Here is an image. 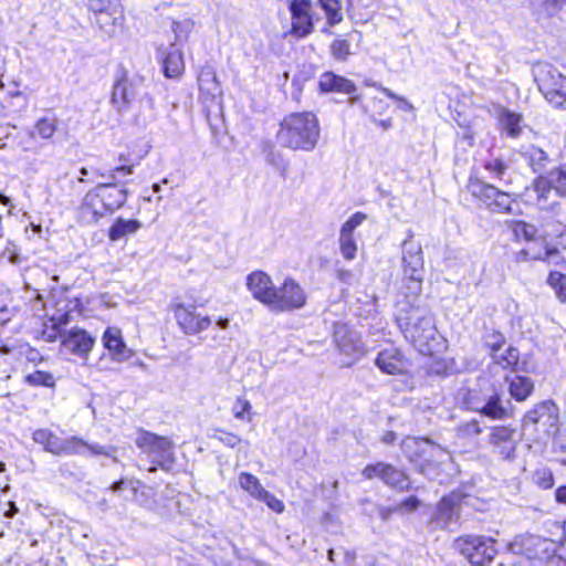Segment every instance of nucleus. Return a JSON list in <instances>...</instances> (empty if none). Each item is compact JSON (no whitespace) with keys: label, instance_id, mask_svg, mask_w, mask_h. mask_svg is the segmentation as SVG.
I'll list each match as a JSON object with an SVG mask.
<instances>
[{"label":"nucleus","instance_id":"obj_11","mask_svg":"<svg viewBox=\"0 0 566 566\" xmlns=\"http://www.w3.org/2000/svg\"><path fill=\"white\" fill-rule=\"evenodd\" d=\"M533 187L536 203L542 208L549 203L552 192L557 197L566 198V167L554 168L546 175L537 177Z\"/></svg>","mask_w":566,"mask_h":566},{"label":"nucleus","instance_id":"obj_8","mask_svg":"<svg viewBox=\"0 0 566 566\" xmlns=\"http://www.w3.org/2000/svg\"><path fill=\"white\" fill-rule=\"evenodd\" d=\"M334 339L339 354L344 356V364L347 366L358 361L367 353L361 334L347 324L335 326Z\"/></svg>","mask_w":566,"mask_h":566},{"label":"nucleus","instance_id":"obj_63","mask_svg":"<svg viewBox=\"0 0 566 566\" xmlns=\"http://www.w3.org/2000/svg\"><path fill=\"white\" fill-rule=\"evenodd\" d=\"M418 506V501H417V497H410L408 501H406L405 503V507L406 510L408 511H412L415 509H417Z\"/></svg>","mask_w":566,"mask_h":566},{"label":"nucleus","instance_id":"obj_53","mask_svg":"<svg viewBox=\"0 0 566 566\" xmlns=\"http://www.w3.org/2000/svg\"><path fill=\"white\" fill-rule=\"evenodd\" d=\"M459 430L464 436H476L481 432L480 424L476 420L462 423Z\"/></svg>","mask_w":566,"mask_h":566},{"label":"nucleus","instance_id":"obj_62","mask_svg":"<svg viewBox=\"0 0 566 566\" xmlns=\"http://www.w3.org/2000/svg\"><path fill=\"white\" fill-rule=\"evenodd\" d=\"M129 484H130V482H127V481H119V482H117V483H115V484L113 485V491H114V492H117V491H126V490H127V488H126V486H127V485H129Z\"/></svg>","mask_w":566,"mask_h":566},{"label":"nucleus","instance_id":"obj_28","mask_svg":"<svg viewBox=\"0 0 566 566\" xmlns=\"http://www.w3.org/2000/svg\"><path fill=\"white\" fill-rule=\"evenodd\" d=\"M318 84L323 92H338L350 95L356 91V86L350 80L332 72L322 74Z\"/></svg>","mask_w":566,"mask_h":566},{"label":"nucleus","instance_id":"obj_19","mask_svg":"<svg viewBox=\"0 0 566 566\" xmlns=\"http://www.w3.org/2000/svg\"><path fill=\"white\" fill-rule=\"evenodd\" d=\"M367 216L363 212H356L350 216L342 226L339 231V250L343 258L352 261L356 258L358 245L354 237L355 230L363 224Z\"/></svg>","mask_w":566,"mask_h":566},{"label":"nucleus","instance_id":"obj_5","mask_svg":"<svg viewBox=\"0 0 566 566\" xmlns=\"http://www.w3.org/2000/svg\"><path fill=\"white\" fill-rule=\"evenodd\" d=\"M179 329L188 336L198 335L207 331L212 324V319L208 315L197 312L193 303L187 302L184 297L177 296L169 306Z\"/></svg>","mask_w":566,"mask_h":566},{"label":"nucleus","instance_id":"obj_29","mask_svg":"<svg viewBox=\"0 0 566 566\" xmlns=\"http://www.w3.org/2000/svg\"><path fill=\"white\" fill-rule=\"evenodd\" d=\"M198 86L200 94L206 99H214L221 95V86L218 81L217 74L210 67L201 70L198 76Z\"/></svg>","mask_w":566,"mask_h":566},{"label":"nucleus","instance_id":"obj_6","mask_svg":"<svg viewBox=\"0 0 566 566\" xmlns=\"http://www.w3.org/2000/svg\"><path fill=\"white\" fill-rule=\"evenodd\" d=\"M81 301L77 297L71 298L65 292L53 293L50 302L44 305L45 316L52 323V333H46L48 340L56 339L55 329L66 325L72 319V312L80 311Z\"/></svg>","mask_w":566,"mask_h":566},{"label":"nucleus","instance_id":"obj_1","mask_svg":"<svg viewBox=\"0 0 566 566\" xmlns=\"http://www.w3.org/2000/svg\"><path fill=\"white\" fill-rule=\"evenodd\" d=\"M319 136V122L312 112H298L285 116L276 134L281 146L304 151L313 150Z\"/></svg>","mask_w":566,"mask_h":566},{"label":"nucleus","instance_id":"obj_31","mask_svg":"<svg viewBox=\"0 0 566 566\" xmlns=\"http://www.w3.org/2000/svg\"><path fill=\"white\" fill-rule=\"evenodd\" d=\"M140 228L142 223L136 219L118 218L109 228L108 238L111 241H118L126 235L136 233Z\"/></svg>","mask_w":566,"mask_h":566},{"label":"nucleus","instance_id":"obj_35","mask_svg":"<svg viewBox=\"0 0 566 566\" xmlns=\"http://www.w3.org/2000/svg\"><path fill=\"white\" fill-rule=\"evenodd\" d=\"M91 8L98 12L97 22L99 27L108 34H114L117 31L116 18L112 19L111 15L104 12L106 4L103 1L90 0Z\"/></svg>","mask_w":566,"mask_h":566},{"label":"nucleus","instance_id":"obj_4","mask_svg":"<svg viewBox=\"0 0 566 566\" xmlns=\"http://www.w3.org/2000/svg\"><path fill=\"white\" fill-rule=\"evenodd\" d=\"M405 333L421 354H433L438 338L433 318L429 313L415 311L406 324Z\"/></svg>","mask_w":566,"mask_h":566},{"label":"nucleus","instance_id":"obj_18","mask_svg":"<svg viewBox=\"0 0 566 566\" xmlns=\"http://www.w3.org/2000/svg\"><path fill=\"white\" fill-rule=\"evenodd\" d=\"M102 344L114 363L123 364L135 355L124 339L123 332L117 326H108L102 335Z\"/></svg>","mask_w":566,"mask_h":566},{"label":"nucleus","instance_id":"obj_3","mask_svg":"<svg viewBox=\"0 0 566 566\" xmlns=\"http://www.w3.org/2000/svg\"><path fill=\"white\" fill-rule=\"evenodd\" d=\"M401 450L422 472L434 468L437 463L444 464L450 460V454L429 439L408 437L402 440Z\"/></svg>","mask_w":566,"mask_h":566},{"label":"nucleus","instance_id":"obj_49","mask_svg":"<svg viewBox=\"0 0 566 566\" xmlns=\"http://www.w3.org/2000/svg\"><path fill=\"white\" fill-rule=\"evenodd\" d=\"M214 438L230 448L237 447L242 441L240 436L223 430H217Z\"/></svg>","mask_w":566,"mask_h":566},{"label":"nucleus","instance_id":"obj_2","mask_svg":"<svg viewBox=\"0 0 566 566\" xmlns=\"http://www.w3.org/2000/svg\"><path fill=\"white\" fill-rule=\"evenodd\" d=\"M193 22L189 19L172 23L174 41L163 52V71L166 77L178 80L185 72L182 48L189 41Z\"/></svg>","mask_w":566,"mask_h":566},{"label":"nucleus","instance_id":"obj_38","mask_svg":"<svg viewBox=\"0 0 566 566\" xmlns=\"http://www.w3.org/2000/svg\"><path fill=\"white\" fill-rule=\"evenodd\" d=\"M475 410L496 420L503 419L507 416V412L501 405V399L497 395L491 396L482 408H475Z\"/></svg>","mask_w":566,"mask_h":566},{"label":"nucleus","instance_id":"obj_27","mask_svg":"<svg viewBox=\"0 0 566 566\" xmlns=\"http://www.w3.org/2000/svg\"><path fill=\"white\" fill-rule=\"evenodd\" d=\"M96 190L109 213H113L126 202L127 190L119 189L114 184H101L96 186Z\"/></svg>","mask_w":566,"mask_h":566},{"label":"nucleus","instance_id":"obj_51","mask_svg":"<svg viewBox=\"0 0 566 566\" xmlns=\"http://www.w3.org/2000/svg\"><path fill=\"white\" fill-rule=\"evenodd\" d=\"M527 156L530 157L531 165L534 167V170L537 169V167H541V164L546 160V154L543 149L532 146L527 150Z\"/></svg>","mask_w":566,"mask_h":566},{"label":"nucleus","instance_id":"obj_36","mask_svg":"<svg viewBox=\"0 0 566 566\" xmlns=\"http://www.w3.org/2000/svg\"><path fill=\"white\" fill-rule=\"evenodd\" d=\"M319 7L325 12L328 25H336L344 19L339 0H318Z\"/></svg>","mask_w":566,"mask_h":566},{"label":"nucleus","instance_id":"obj_33","mask_svg":"<svg viewBox=\"0 0 566 566\" xmlns=\"http://www.w3.org/2000/svg\"><path fill=\"white\" fill-rule=\"evenodd\" d=\"M533 381L524 376H515L510 381V394L517 401H524L533 391Z\"/></svg>","mask_w":566,"mask_h":566},{"label":"nucleus","instance_id":"obj_60","mask_svg":"<svg viewBox=\"0 0 566 566\" xmlns=\"http://www.w3.org/2000/svg\"><path fill=\"white\" fill-rule=\"evenodd\" d=\"M397 436L394 431H387L382 437L381 441L385 444H391L396 440Z\"/></svg>","mask_w":566,"mask_h":566},{"label":"nucleus","instance_id":"obj_23","mask_svg":"<svg viewBox=\"0 0 566 566\" xmlns=\"http://www.w3.org/2000/svg\"><path fill=\"white\" fill-rule=\"evenodd\" d=\"M509 549L527 558H539L547 552V542L539 536L520 535L509 543Z\"/></svg>","mask_w":566,"mask_h":566},{"label":"nucleus","instance_id":"obj_52","mask_svg":"<svg viewBox=\"0 0 566 566\" xmlns=\"http://www.w3.org/2000/svg\"><path fill=\"white\" fill-rule=\"evenodd\" d=\"M172 443L169 439L165 438V443H154L148 453L154 455H166L170 453Z\"/></svg>","mask_w":566,"mask_h":566},{"label":"nucleus","instance_id":"obj_7","mask_svg":"<svg viewBox=\"0 0 566 566\" xmlns=\"http://www.w3.org/2000/svg\"><path fill=\"white\" fill-rule=\"evenodd\" d=\"M536 81L548 103L566 109V76L556 69L545 65L538 69Z\"/></svg>","mask_w":566,"mask_h":566},{"label":"nucleus","instance_id":"obj_58","mask_svg":"<svg viewBox=\"0 0 566 566\" xmlns=\"http://www.w3.org/2000/svg\"><path fill=\"white\" fill-rule=\"evenodd\" d=\"M478 134V130L475 127H468L462 133V137L468 140V144L472 146L474 144V137Z\"/></svg>","mask_w":566,"mask_h":566},{"label":"nucleus","instance_id":"obj_46","mask_svg":"<svg viewBox=\"0 0 566 566\" xmlns=\"http://www.w3.org/2000/svg\"><path fill=\"white\" fill-rule=\"evenodd\" d=\"M331 53L336 60L345 61L350 55L349 42L345 39H336L331 45Z\"/></svg>","mask_w":566,"mask_h":566},{"label":"nucleus","instance_id":"obj_10","mask_svg":"<svg viewBox=\"0 0 566 566\" xmlns=\"http://www.w3.org/2000/svg\"><path fill=\"white\" fill-rule=\"evenodd\" d=\"M307 295L305 290L294 279L287 277L276 287L270 311L274 313L292 312L305 306Z\"/></svg>","mask_w":566,"mask_h":566},{"label":"nucleus","instance_id":"obj_25","mask_svg":"<svg viewBox=\"0 0 566 566\" xmlns=\"http://www.w3.org/2000/svg\"><path fill=\"white\" fill-rule=\"evenodd\" d=\"M375 365L385 374L401 375L407 369V361L398 348L382 349L375 359Z\"/></svg>","mask_w":566,"mask_h":566},{"label":"nucleus","instance_id":"obj_61","mask_svg":"<svg viewBox=\"0 0 566 566\" xmlns=\"http://www.w3.org/2000/svg\"><path fill=\"white\" fill-rule=\"evenodd\" d=\"M216 324L221 329H227L230 326V319L228 317H219Z\"/></svg>","mask_w":566,"mask_h":566},{"label":"nucleus","instance_id":"obj_16","mask_svg":"<svg viewBox=\"0 0 566 566\" xmlns=\"http://www.w3.org/2000/svg\"><path fill=\"white\" fill-rule=\"evenodd\" d=\"M403 274L412 281L413 286L410 287L413 294H419L423 280V255L419 245L407 244L403 245Z\"/></svg>","mask_w":566,"mask_h":566},{"label":"nucleus","instance_id":"obj_24","mask_svg":"<svg viewBox=\"0 0 566 566\" xmlns=\"http://www.w3.org/2000/svg\"><path fill=\"white\" fill-rule=\"evenodd\" d=\"M80 213L82 220L86 223L97 222L102 217L109 214L96 187L84 196Z\"/></svg>","mask_w":566,"mask_h":566},{"label":"nucleus","instance_id":"obj_26","mask_svg":"<svg viewBox=\"0 0 566 566\" xmlns=\"http://www.w3.org/2000/svg\"><path fill=\"white\" fill-rule=\"evenodd\" d=\"M539 244L542 245V249L539 250H536L535 247H530L525 250H522L517 254V259L520 261L541 260L546 261L548 264L553 265L566 264V260L559 256L558 250L555 247L549 245L545 239H539Z\"/></svg>","mask_w":566,"mask_h":566},{"label":"nucleus","instance_id":"obj_17","mask_svg":"<svg viewBox=\"0 0 566 566\" xmlns=\"http://www.w3.org/2000/svg\"><path fill=\"white\" fill-rule=\"evenodd\" d=\"M292 18L291 34L295 38H305L314 30L312 2L310 0H293L290 3Z\"/></svg>","mask_w":566,"mask_h":566},{"label":"nucleus","instance_id":"obj_48","mask_svg":"<svg viewBox=\"0 0 566 566\" xmlns=\"http://www.w3.org/2000/svg\"><path fill=\"white\" fill-rule=\"evenodd\" d=\"M504 344L505 338L501 333L493 332L485 338V346L489 348L491 356L494 353H499L503 348Z\"/></svg>","mask_w":566,"mask_h":566},{"label":"nucleus","instance_id":"obj_12","mask_svg":"<svg viewBox=\"0 0 566 566\" xmlns=\"http://www.w3.org/2000/svg\"><path fill=\"white\" fill-rule=\"evenodd\" d=\"M61 350L73 355L87 365L88 357L95 346V338L82 327H71L59 334Z\"/></svg>","mask_w":566,"mask_h":566},{"label":"nucleus","instance_id":"obj_40","mask_svg":"<svg viewBox=\"0 0 566 566\" xmlns=\"http://www.w3.org/2000/svg\"><path fill=\"white\" fill-rule=\"evenodd\" d=\"M24 382H27L28 385L33 386V387L43 386V387L52 388L55 386V378L49 371L34 370V371L25 374Z\"/></svg>","mask_w":566,"mask_h":566},{"label":"nucleus","instance_id":"obj_39","mask_svg":"<svg viewBox=\"0 0 566 566\" xmlns=\"http://www.w3.org/2000/svg\"><path fill=\"white\" fill-rule=\"evenodd\" d=\"M132 96L128 93L127 83L125 80H118L112 91V103L118 109L122 111L130 102Z\"/></svg>","mask_w":566,"mask_h":566},{"label":"nucleus","instance_id":"obj_50","mask_svg":"<svg viewBox=\"0 0 566 566\" xmlns=\"http://www.w3.org/2000/svg\"><path fill=\"white\" fill-rule=\"evenodd\" d=\"M533 479L543 490H547L553 486V475L551 471L546 469L537 470L534 473Z\"/></svg>","mask_w":566,"mask_h":566},{"label":"nucleus","instance_id":"obj_47","mask_svg":"<svg viewBox=\"0 0 566 566\" xmlns=\"http://www.w3.org/2000/svg\"><path fill=\"white\" fill-rule=\"evenodd\" d=\"M165 443V437H158L150 432H143L137 438L136 443L139 448L149 452L154 443Z\"/></svg>","mask_w":566,"mask_h":566},{"label":"nucleus","instance_id":"obj_34","mask_svg":"<svg viewBox=\"0 0 566 566\" xmlns=\"http://www.w3.org/2000/svg\"><path fill=\"white\" fill-rule=\"evenodd\" d=\"M492 361L503 369H514L520 360V353L515 347L509 346L502 348L499 353H494Z\"/></svg>","mask_w":566,"mask_h":566},{"label":"nucleus","instance_id":"obj_9","mask_svg":"<svg viewBox=\"0 0 566 566\" xmlns=\"http://www.w3.org/2000/svg\"><path fill=\"white\" fill-rule=\"evenodd\" d=\"M494 539L483 536H462L454 543L460 554L472 565L483 566L496 555Z\"/></svg>","mask_w":566,"mask_h":566},{"label":"nucleus","instance_id":"obj_37","mask_svg":"<svg viewBox=\"0 0 566 566\" xmlns=\"http://www.w3.org/2000/svg\"><path fill=\"white\" fill-rule=\"evenodd\" d=\"M511 229L517 240L537 243L538 231L535 226L524 221H513L511 222Z\"/></svg>","mask_w":566,"mask_h":566},{"label":"nucleus","instance_id":"obj_30","mask_svg":"<svg viewBox=\"0 0 566 566\" xmlns=\"http://www.w3.org/2000/svg\"><path fill=\"white\" fill-rule=\"evenodd\" d=\"M499 125L510 136L517 137L523 129V117L521 114L502 108L499 113Z\"/></svg>","mask_w":566,"mask_h":566},{"label":"nucleus","instance_id":"obj_20","mask_svg":"<svg viewBox=\"0 0 566 566\" xmlns=\"http://www.w3.org/2000/svg\"><path fill=\"white\" fill-rule=\"evenodd\" d=\"M116 452L115 447L101 446L98 443H90L80 437H71L63 439L61 455H106L114 457Z\"/></svg>","mask_w":566,"mask_h":566},{"label":"nucleus","instance_id":"obj_54","mask_svg":"<svg viewBox=\"0 0 566 566\" xmlns=\"http://www.w3.org/2000/svg\"><path fill=\"white\" fill-rule=\"evenodd\" d=\"M381 92L384 94H386L388 97L399 102L401 105H399V107L403 108L405 111H412L413 109V106L412 104H410L407 99H405L403 97L395 94L394 92H391L389 88H386V87H381Z\"/></svg>","mask_w":566,"mask_h":566},{"label":"nucleus","instance_id":"obj_43","mask_svg":"<svg viewBox=\"0 0 566 566\" xmlns=\"http://www.w3.org/2000/svg\"><path fill=\"white\" fill-rule=\"evenodd\" d=\"M455 497H442L438 505L437 518L450 521L457 515Z\"/></svg>","mask_w":566,"mask_h":566},{"label":"nucleus","instance_id":"obj_22","mask_svg":"<svg viewBox=\"0 0 566 566\" xmlns=\"http://www.w3.org/2000/svg\"><path fill=\"white\" fill-rule=\"evenodd\" d=\"M489 443L495 454L502 459H511L516 449L514 429L507 426H495L491 428Z\"/></svg>","mask_w":566,"mask_h":566},{"label":"nucleus","instance_id":"obj_55","mask_svg":"<svg viewBox=\"0 0 566 566\" xmlns=\"http://www.w3.org/2000/svg\"><path fill=\"white\" fill-rule=\"evenodd\" d=\"M485 168L491 171L492 174H494L497 178L502 177L504 170H505V166L504 164L499 160V159H494L492 161H489L486 165H485Z\"/></svg>","mask_w":566,"mask_h":566},{"label":"nucleus","instance_id":"obj_15","mask_svg":"<svg viewBox=\"0 0 566 566\" xmlns=\"http://www.w3.org/2000/svg\"><path fill=\"white\" fill-rule=\"evenodd\" d=\"M361 475L367 480L377 478L398 491H405L410 483L405 471L386 462H376L366 465L361 471Z\"/></svg>","mask_w":566,"mask_h":566},{"label":"nucleus","instance_id":"obj_64","mask_svg":"<svg viewBox=\"0 0 566 566\" xmlns=\"http://www.w3.org/2000/svg\"><path fill=\"white\" fill-rule=\"evenodd\" d=\"M28 359L32 360V361H35L36 359L42 360V358L40 357V354L33 349L29 352Z\"/></svg>","mask_w":566,"mask_h":566},{"label":"nucleus","instance_id":"obj_57","mask_svg":"<svg viewBox=\"0 0 566 566\" xmlns=\"http://www.w3.org/2000/svg\"><path fill=\"white\" fill-rule=\"evenodd\" d=\"M336 277L344 284H352L354 281V273L349 269L340 268L336 270Z\"/></svg>","mask_w":566,"mask_h":566},{"label":"nucleus","instance_id":"obj_42","mask_svg":"<svg viewBox=\"0 0 566 566\" xmlns=\"http://www.w3.org/2000/svg\"><path fill=\"white\" fill-rule=\"evenodd\" d=\"M238 481L240 489L250 495H262L264 491L259 479L251 473H241Z\"/></svg>","mask_w":566,"mask_h":566},{"label":"nucleus","instance_id":"obj_44","mask_svg":"<svg viewBox=\"0 0 566 566\" xmlns=\"http://www.w3.org/2000/svg\"><path fill=\"white\" fill-rule=\"evenodd\" d=\"M252 406L245 398L239 397L232 406L233 417L238 420L252 421L251 415Z\"/></svg>","mask_w":566,"mask_h":566},{"label":"nucleus","instance_id":"obj_59","mask_svg":"<svg viewBox=\"0 0 566 566\" xmlns=\"http://www.w3.org/2000/svg\"><path fill=\"white\" fill-rule=\"evenodd\" d=\"M115 172H118V174H123V175H130L134 172V166L133 165H120L118 167H116L112 174H111V178H115Z\"/></svg>","mask_w":566,"mask_h":566},{"label":"nucleus","instance_id":"obj_21","mask_svg":"<svg viewBox=\"0 0 566 566\" xmlns=\"http://www.w3.org/2000/svg\"><path fill=\"white\" fill-rule=\"evenodd\" d=\"M247 287L252 296L270 308L276 287L265 272L254 271L247 276Z\"/></svg>","mask_w":566,"mask_h":566},{"label":"nucleus","instance_id":"obj_56","mask_svg":"<svg viewBox=\"0 0 566 566\" xmlns=\"http://www.w3.org/2000/svg\"><path fill=\"white\" fill-rule=\"evenodd\" d=\"M262 500L271 510L276 513H281L284 510V503L279 497H259Z\"/></svg>","mask_w":566,"mask_h":566},{"label":"nucleus","instance_id":"obj_32","mask_svg":"<svg viewBox=\"0 0 566 566\" xmlns=\"http://www.w3.org/2000/svg\"><path fill=\"white\" fill-rule=\"evenodd\" d=\"M33 440L42 444L48 452L61 455L63 439L48 429H39L33 433Z\"/></svg>","mask_w":566,"mask_h":566},{"label":"nucleus","instance_id":"obj_14","mask_svg":"<svg viewBox=\"0 0 566 566\" xmlns=\"http://www.w3.org/2000/svg\"><path fill=\"white\" fill-rule=\"evenodd\" d=\"M558 408L553 401H544L528 410L523 419V427L535 426L536 430L551 434L557 430Z\"/></svg>","mask_w":566,"mask_h":566},{"label":"nucleus","instance_id":"obj_41","mask_svg":"<svg viewBox=\"0 0 566 566\" xmlns=\"http://www.w3.org/2000/svg\"><path fill=\"white\" fill-rule=\"evenodd\" d=\"M546 283L554 290L556 297L562 303H566V275L558 271H552L548 273Z\"/></svg>","mask_w":566,"mask_h":566},{"label":"nucleus","instance_id":"obj_13","mask_svg":"<svg viewBox=\"0 0 566 566\" xmlns=\"http://www.w3.org/2000/svg\"><path fill=\"white\" fill-rule=\"evenodd\" d=\"M468 187L471 193L481 199L492 211H513L512 203L514 200L509 192L501 191L494 186L479 179H470Z\"/></svg>","mask_w":566,"mask_h":566},{"label":"nucleus","instance_id":"obj_45","mask_svg":"<svg viewBox=\"0 0 566 566\" xmlns=\"http://www.w3.org/2000/svg\"><path fill=\"white\" fill-rule=\"evenodd\" d=\"M55 130V120L46 117L40 118L34 125V133L44 139L51 138Z\"/></svg>","mask_w":566,"mask_h":566}]
</instances>
